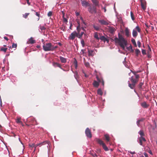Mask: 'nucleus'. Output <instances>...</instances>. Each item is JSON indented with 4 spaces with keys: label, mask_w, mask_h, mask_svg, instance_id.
I'll list each match as a JSON object with an SVG mask.
<instances>
[{
    "label": "nucleus",
    "mask_w": 157,
    "mask_h": 157,
    "mask_svg": "<svg viewBox=\"0 0 157 157\" xmlns=\"http://www.w3.org/2000/svg\"><path fill=\"white\" fill-rule=\"evenodd\" d=\"M52 13L51 11H49L48 13V15L49 17H50L52 15Z\"/></svg>",
    "instance_id": "52"
},
{
    "label": "nucleus",
    "mask_w": 157,
    "mask_h": 157,
    "mask_svg": "<svg viewBox=\"0 0 157 157\" xmlns=\"http://www.w3.org/2000/svg\"><path fill=\"white\" fill-rule=\"evenodd\" d=\"M78 25L77 27V33H79L81 30V28H80V24H79V23L78 22Z\"/></svg>",
    "instance_id": "22"
},
{
    "label": "nucleus",
    "mask_w": 157,
    "mask_h": 157,
    "mask_svg": "<svg viewBox=\"0 0 157 157\" xmlns=\"http://www.w3.org/2000/svg\"><path fill=\"white\" fill-rule=\"evenodd\" d=\"M88 52V56H93L94 54V51L92 50H90L89 48H87Z\"/></svg>",
    "instance_id": "15"
},
{
    "label": "nucleus",
    "mask_w": 157,
    "mask_h": 157,
    "mask_svg": "<svg viewBox=\"0 0 157 157\" xmlns=\"http://www.w3.org/2000/svg\"><path fill=\"white\" fill-rule=\"evenodd\" d=\"M77 67V62L76 61H75V68H76Z\"/></svg>",
    "instance_id": "62"
},
{
    "label": "nucleus",
    "mask_w": 157,
    "mask_h": 157,
    "mask_svg": "<svg viewBox=\"0 0 157 157\" xmlns=\"http://www.w3.org/2000/svg\"><path fill=\"white\" fill-rule=\"evenodd\" d=\"M62 18H64L65 17V13L63 11H62Z\"/></svg>",
    "instance_id": "56"
},
{
    "label": "nucleus",
    "mask_w": 157,
    "mask_h": 157,
    "mask_svg": "<svg viewBox=\"0 0 157 157\" xmlns=\"http://www.w3.org/2000/svg\"><path fill=\"white\" fill-rule=\"evenodd\" d=\"M148 53L149 54H150L151 52V49L149 45H148Z\"/></svg>",
    "instance_id": "48"
},
{
    "label": "nucleus",
    "mask_w": 157,
    "mask_h": 157,
    "mask_svg": "<svg viewBox=\"0 0 157 157\" xmlns=\"http://www.w3.org/2000/svg\"><path fill=\"white\" fill-rule=\"evenodd\" d=\"M138 35L137 32L133 30L132 31V35L134 37H136Z\"/></svg>",
    "instance_id": "24"
},
{
    "label": "nucleus",
    "mask_w": 157,
    "mask_h": 157,
    "mask_svg": "<svg viewBox=\"0 0 157 157\" xmlns=\"http://www.w3.org/2000/svg\"><path fill=\"white\" fill-rule=\"evenodd\" d=\"M103 9L104 10V12H106V7H104L103 8Z\"/></svg>",
    "instance_id": "64"
},
{
    "label": "nucleus",
    "mask_w": 157,
    "mask_h": 157,
    "mask_svg": "<svg viewBox=\"0 0 157 157\" xmlns=\"http://www.w3.org/2000/svg\"><path fill=\"white\" fill-rule=\"evenodd\" d=\"M36 43V41L33 39V38L32 37H31L30 39H29L28 41L27 42V43L29 44H33Z\"/></svg>",
    "instance_id": "11"
},
{
    "label": "nucleus",
    "mask_w": 157,
    "mask_h": 157,
    "mask_svg": "<svg viewBox=\"0 0 157 157\" xmlns=\"http://www.w3.org/2000/svg\"><path fill=\"white\" fill-rule=\"evenodd\" d=\"M129 153L132 154H135V152L134 151L132 152V151H129Z\"/></svg>",
    "instance_id": "61"
},
{
    "label": "nucleus",
    "mask_w": 157,
    "mask_h": 157,
    "mask_svg": "<svg viewBox=\"0 0 157 157\" xmlns=\"http://www.w3.org/2000/svg\"><path fill=\"white\" fill-rule=\"evenodd\" d=\"M63 22L65 23L66 24H67V20L65 17L63 18Z\"/></svg>",
    "instance_id": "39"
},
{
    "label": "nucleus",
    "mask_w": 157,
    "mask_h": 157,
    "mask_svg": "<svg viewBox=\"0 0 157 157\" xmlns=\"http://www.w3.org/2000/svg\"><path fill=\"white\" fill-rule=\"evenodd\" d=\"M7 49V48L2 47L0 48V51H1L3 52H4L5 53L6 52Z\"/></svg>",
    "instance_id": "25"
},
{
    "label": "nucleus",
    "mask_w": 157,
    "mask_h": 157,
    "mask_svg": "<svg viewBox=\"0 0 157 157\" xmlns=\"http://www.w3.org/2000/svg\"><path fill=\"white\" fill-rule=\"evenodd\" d=\"M127 48L128 50L130 51L131 52H134V50L132 49V45H130L129 47Z\"/></svg>",
    "instance_id": "26"
},
{
    "label": "nucleus",
    "mask_w": 157,
    "mask_h": 157,
    "mask_svg": "<svg viewBox=\"0 0 157 157\" xmlns=\"http://www.w3.org/2000/svg\"><path fill=\"white\" fill-rule=\"evenodd\" d=\"M74 77H75V79L77 80V81L78 80V77H79V75L78 74V73L77 72H75V74H74Z\"/></svg>",
    "instance_id": "34"
},
{
    "label": "nucleus",
    "mask_w": 157,
    "mask_h": 157,
    "mask_svg": "<svg viewBox=\"0 0 157 157\" xmlns=\"http://www.w3.org/2000/svg\"><path fill=\"white\" fill-rule=\"evenodd\" d=\"M85 134L86 136L88 138H91L92 137V134L91 131L89 128H87L85 130Z\"/></svg>",
    "instance_id": "8"
},
{
    "label": "nucleus",
    "mask_w": 157,
    "mask_h": 157,
    "mask_svg": "<svg viewBox=\"0 0 157 157\" xmlns=\"http://www.w3.org/2000/svg\"><path fill=\"white\" fill-rule=\"evenodd\" d=\"M27 4L29 5H30V3H29V0H26Z\"/></svg>",
    "instance_id": "63"
},
{
    "label": "nucleus",
    "mask_w": 157,
    "mask_h": 157,
    "mask_svg": "<svg viewBox=\"0 0 157 157\" xmlns=\"http://www.w3.org/2000/svg\"><path fill=\"white\" fill-rule=\"evenodd\" d=\"M104 136L107 142H108L110 141V138L108 134H105V135Z\"/></svg>",
    "instance_id": "23"
},
{
    "label": "nucleus",
    "mask_w": 157,
    "mask_h": 157,
    "mask_svg": "<svg viewBox=\"0 0 157 157\" xmlns=\"http://www.w3.org/2000/svg\"><path fill=\"white\" fill-rule=\"evenodd\" d=\"M17 44L13 43L12 45V48H15V49L17 48Z\"/></svg>",
    "instance_id": "42"
},
{
    "label": "nucleus",
    "mask_w": 157,
    "mask_h": 157,
    "mask_svg": "<svg viewBox=\"0 0 157 157\" xmlns=\"http://www.w3.org/2000/svg\"><path fill=\"white\" fill-rule=\"evenodd\" d=\"M135 51L136 56H137L139 54H140V52L139 49H136Z\"/></svg>",
    "instance_id": "28"
},
{
    "label": "nucleus",
    "mask_w": 157,
    "mask_h": 157,
    "mask_svg": "<svg viewBox=\"0 0 157 157\" xmlns=\"http://www.w3.org/2000/svg\"><path fill=\"white\" fill-rule=\"evenodd\" d=\"M96 141L100 145L102 146L103 148L105 151L109 150L108 148L102 140L99 139H97Z\"/></svg>",
    "instance_id": "5"
},
{
    "label": "nucleus",
    "mask_w": 157,
    "mask_h": 157,
    "mask_svg": "<svg viewBox=\"0 0 157 157\" xmlns=\"http://www.w3.org/2000/svg\"><path fill=\"white\" fill-rule=\"evenodd\" d=\"M4 38L5 40H6L7 41H8L9 40V39H8V38L7 37H6V36H4Z\"/></svg>",
    "instance_id": "59"
},
{
    "label": "nucleus",
    "mask_w": 157,
    "mask_h": 157,
    "mask_svg": "<svg viewBox=\"0 0 157 157\" xmlns=\"http://www.w3.org/2000/svg\"><path fill=\"white\" fill-rule=\"evenodd\" d=\"M137 44H138V47L139 48H140V46H141V43L140 42V41H137Z\"/></svg>",
    "instance_id": "53"
},
{
    "label": "nucleus",
    "mask_w": 157,
    "mask_h": 157,
    "mask_svg": "<svg viewBox=\"0 0 157 157\" xmlns=\"http://www.w3.org/2000/svg\"><path fill=\"white\" fill-rule=\"evenodd\" d=\"M59 58L60 61L62 63H65L66 62L67 60L66 58L61 56H60Z\"/></svg>",
    "instance_id": "14"
},
{
    "label": "nucleus",
    "mask_w": 157,
    "mask_h": 157,
    "mask_svg": "<svg viewBox=\"0 0 157 157\" xmlns=\"http://www.w3.org/2000/svg\"><path fill=\"white\" fill-rule=\"evenodd\" d=\"M144 120V119L143 118H141L138 120L136 122L137 125L139 127L140 126V123L141 122H143Z\"/></svg>",
    "instance_id": "21"
},
{
    "label": "nucleus",
    "mask_w": 157,
    "mask_h": 157,
    "mask_svg": "<svg viewBox=\"0 0 157 157\" xmlns=\"http://www.w3.org/2000/svg\"><path fill=\"white\" fill-rule=\"evenodd\" d=\"M109 31L110 33H113L114 31V30L113 28H111L109 29Z\"/></svg>",
    "instance_id": "47"
},
{
    "label": "nucleus",
    "mask_w": 157,
    "mask_h": 157,
    "mask_svg": "<svg viewBox=\"0 0 157 157\" xmlns=\"http://www.w3.org/2000/svg\"><path fill=\"white\" fill-rule=\"evenodd\" d=\"M37 144H34V147H33L35 148V149H34V151H35V150H36V147L38 146H37Z\"/></svg>",
    "instance_id": "57"
},
{
    "label": "nucleus",
    "mask_w": 157,
    "mask_h": 157,
    "mask_svg": "<svg viewBox=\"0 0 157 157\" xmlns=\"http://www.w3.org/2000/svg\"><path fill=\"white\" fill-rule=\"evenodd\" d=\"M52 47L53 48V51H54L55 49L57 48L58 46H54L53 45H52Z\"/></svg>",
    "instance_id": "54"
},
{
    "label": "nucleus",
    "mask_w": 157,
    "mask_h": 157,
    "mask_svg": "<svg viewBox=\"0 0 157 157\" xmlns=\"http://www.w3.org/2000/svg\"><path fill=\"white\" fill-rule=\"evenodd\" d=\"M77 32L75 31L72 33L68 37V39L69 40H73L75 38V37L77 36Z\"/></svg>",
    "instance_id": "7"
},
{
    "label": "nucleus",
    "mask_w": 157,
    "mask_h": 157,
    "mask_svg": "<svg viewBox=\"0 0 157 157\" xmlns=\"http://www.w3.org/2000/svg\"><path fill=\"white\" fill-rule=\"evenodd\" d=\"M92 155L93 156H94V157H97L98 156V155L97 154H96L95 153H93L92 154Z\"/></svg>",
    "instance_id": "55"
},
{
    "label": "nucleus",
    "mask_w": 157,
    "mask_h": 157,
    "mask_svg": "<svg viewBox=\"0 0 157 157\" xmlns=\"http://www.w3.org/2000/svg\"><path fill=\"white\" fill-rule=\"evenodd\" d=\"M40 28L42 31L43 30H44L46 29V28L44 26H40Z\"/></svg>",
    "instance_id": "46"
},
{
    "label": "nucleus",
    "mask_w": 157,
    "mask_h": 157,
    "mask_svg": "<svg viewBox=\"0 0 157 157\" xmlns=\"http://www.w3.org/2000/svg\"><path fill=\"white\" fill-rule=\"evenodd\" d=\"M94 37L98 40H99V38L98 36V33L97 32H95L94 33Z\"/></svg>",
    "instance_id": "30"
},
{
    "label": "nucleus",
    "mask_w": 157,
    "mask_h": 157,
    "mask_svg": "<svg viewBox=\"0 0 157 157\" xmlns=\"http://www.w3.org/2000/svg\"><path fill=\"white\" fill-rule=\"evenodd\" d=\"M136 29L137 30V31H138V32H139V33L140 32V29L138 26H136Z\"/></svg>",
    "instance_id": "51"
},
{
    "label": "nucleus",
    "mask_w": 157,
    "mask_h": 157,
    "mask_svg": "<svg viewBox=\"0 0 157 157\" xmlns=\"http://www.w3.org/2000/svg\"><path fill=\"white\" fill-rule=\"evenodd\" d=\"M97 93L98 94L102 95L103 94V92L101 89H99L97 91Z\"/></svg>",
    "instance_id": "27"
},
{
    "label": "nucleus",
    "mask_w": 157,
    "mask_h": 157,
    "mask_svg": "<svg viewBox=\"0 0 157 157\" xmlns=\"http://www.w3.org/2000/svg\"><path fill=\"white\" fill-rule=\"evenodd\" d=\"M144 154L145 157H148V155L146 153H144Z\"/></svg>",
    "instance_id": "58"
},
{
    "label": "nucleus",
    "mask_w": 157,
    "mask_h": 157,
    "mask_svg": "<svg viewBox=\"0 0 157 157\" xmlns=\"http://www.w3.org/2000/svg\"><path fill=\"white\" fill-rule=\"evenodd\" d=\"M96 79L98 82L95 80L94 81L93 84L94 86L96 87H98L99 86V82H101L103 86H104V82L102 78H99L98 76H96Z\"/></svg>",
    "instance_id": "3"
},
{
    "label": "nucleus",
    "mask_w": 157,
    "mask_h": 157,
    "mask_svg": "<svg viewBox=\"0 0 157 157\" xmlns=\"http://www.w3.org/2000/svg\"><path fill=\"white\" fill-rule=\"evenodd\" d=\"M148 153L150 154L151 155H152L153 154H152V153L151 151V150H150L149 151H148Z\"/></svg>",
    "instance_id": "60"
},
{
    "label": "nucleus",
    "mask_w": 157,
    "mask_h": 157,
    "mask_svg": "<svg viewBox=\"0 0 157 157\" xmlns=\"http://www.w3.org/2000/svg\"><path fill=\"white\" fill-rule=\"evenodd\" d=\"M92 1L95 6H99V2L98 0H92Z\"/></svg>",
    "instance_id": "18"
},
{
    "label": "nucleus",
    "mask_w": 157,
    "mask_h": 157,
    "mask_svg": "<svg viewBox=\"0 0 157 157\" xmlns=\"http://www.w3.org/2000/svg\"><path fill=\"white\" fill-rule=\"evenodd\" d=\"M88 11L90 13L92 14L94 13H96L97 12L96 8L95 6H93L92 7L90 6L88 9Z\"/></svg>",
    "instance_id": "6"
},
{
    "label": "nucleus",
    "mask_w": 157,
    "mask_h": 157,
    "mask_svg": "<svg viewBox=\"0 0 157 157\" xmlns=\"http://www.w3.org/2000/svg\"><path fill=\"white\" fill-rule=\"evenodd\" d=\"M141 106L144 108H147L149 105L147 104L146 102H144L141 104Z\"/></svg>",
    "instance_id": "13"
},
{
    "label": "nucleus",
    "mask_w": 157,
    "mask_h": 157,
    "mask_svg": "<svg viewBox=\"0 0 157 157\" xmlns=\"http://www.w3.org/2000/svg\"><path fill=\"white\" fill-rule=\"evenodd\" d=\"M85 66L87 67H89L90 66V64L88 62H85L84 63Z\"/></svg>",
    "instance_id": "49"
},
{
    "label": "nucleus",
    "mask_w": 157,
    "mask_h": 157,
    "mask_svg": "<svg viewBox=\"0 0 157 157\" xmlns=\"http://www.w3.org/2000/svg\"><path fill=\"white\" fill-rule=\"evenodd\" d=\"M142 53L143 55H145L146 54V52L145 50L144 49H142Z\"/></svg>",
    "instance_id": "50"
},
{
    "label": "nucleus",
    "mask_w": 157,
    "mask_h": 157,
    "mask_svg": "<svg viewBox=\"0 0 157 157\" xmlns=\"http://www.w3.org/2000/svg\"><path fill=\"white\" fill-rule=\"evenodd\" d=\"M52 65L55 67H59L61 69H62V70H63L64 71H66V70H64L62 67L61 65V64H60L59 63L57 62H52Z\"/></svg>",
    "instance_id": "9"
},
{
    "label": "nucleus",
    "mask_w": 157,
    "mask_h": 157,
    "mask_svg": "<svg viewBox=\"0 0 157 157\" xmlns=\"http://www.w3.org/2000/svg\"><path fill=\"white\" fill-rule=\"evenodd\" d=\"M43 48L45 51H53L52 45L51 43H44Z\"/></svg>",
    "instance_id": "4"
},
{
    "label": "nucleus",
    "mask_w": 157,
    "mask_h": 157,
    "mask_svg": "<svg viewBox=\"0 0 157 157\" xmlns=\"http://www.w3.org/2000/svg\"><path fill=\"white\" fill-rule=\"evenodd\" d=\"M99 22L101 24L103 25H108V24H109L107 22L103 20H99Z\"/></svg>",
    "instance_id": "16"
},
{
    "label": "nucleus",
    "mask_w": 157,
    "mask_h": 157,
    "mask_svg": "<svg viewBox=\"0 0 157 157\" xmlns=\"http://www.w3.org/2000/svg\"><path fill=\"white\" fill-rule=\"evenodd\" d=\"M21 118L18 117L16 120L17 123H22V121H21Z\"/></svg>",
    "instance_id": "32"
},
{
    "label": "nucleus",
    "mask_w": 157,
    "mask_h": 157,
    "mask_svg": "<svg viewBox=\"0 0 157 157\" xmlns=\"http://www.w3.org/2000/svg\"><path fill=\"white\" fill-rule=\"evenodd\" d=\"M130 15L132 20L134 21L135 20V18L134 17V14L132 11H131L130 12Z\"/></svg>",
    "instance_id": "35"
},
{
    "label": "nucleus",
    "mask_w": 157,
    "mask_h": 157,
    "mask_svg": "<svg viewBox=\"0 0 157 157\" xmlns=\"http://www.w3.org/2000/svg\"><path fill=\"white\" fill-rule=\"evenodd\" d=\"M139 133L140 136V137H143L144 136V134L143 130H141L139 132Z\"/></svg>",
    "instance_id": "31"
},
{
    "label": "nucleus",
    "mask_w": 157,
    "mask_h": 157,
    "mask_svg": "<svg viewBox=\"0 0 157 157\" xmlns=\"http://www.w3.org/2000/svg\"><path fill=\"white\" fill-rule=\"evenodd\" d=\"M141 6L142 8L144 10L146 9V6L145 4L143 3L142 2H141Z\"/></svg>",
    "instance_id": "36"
},
{
    "label": "nucleus",
    "mask_w": 157,
    "mask_h": 157,
    "mask_svg": "<svg viewBox=\"0 0 157 157\" xmlns=\"http://www.w3.org/2000/svg\"><path fill=\"white\" fill-rule=\"evenodd\" d=\"M138 140L139 141V143L140 144L141 146H143V142H142L143 141H144V142L146 141V140L145 139L144 137H142V136L138 138Z\"/></svg>",
    "instance_id": "10"
},
{
    "label": "nucleus",
    "mask_w": 157,
    "mask_h": 157,
    "mask_svg": "<svg viewBox=\"0 0 157 157\" xmlns=\"http://www.w3.org/2000/svg\"><path fill=\"white\" fill-rule=\"evenodd\" d=\"M81 44L82 45V46L83 47H84L85 46V42L84 41L83 39H82L81 40Z\"/></svg>",
    "instance_id": "40"
},
{
    "label": "nucleus",
    "mask_w": 157,
    "mask_h": 157,
    "mask_svg": "<svg viewBox=\"0 0 157 157\" xmlns=\"http://www.w3.org/2000/svg\"><path fill=\"white\" fill-rule=\"evenodd\" d=\"M29 146L30 148H33L34 146V144H29Z\"/></svg>",
    "instance_id": "44"
},
{
    "label": "nucleus",
    "mask_w": 157,
    "mask_h": 157,
    "mask_svg": "<svg viewBox=\"0 0 157 157\" xmlns=\"http://www.w3.org/2000/svg\"><path fill=\"white\" fill-rule=\"evenodd\" d=\"M125 35H126L128 36H129V32L127 29H126L125 30Z\"/></svg>",
    "instance_id": "38"
},
{
    "label": "nucleus",
    "mask_w": 157,
    "mask_h": 157,
    "mask_svg": "<svg viewBox=\"0 0 157 157\" xmlns=\"http://www.w3.org/2000/svg\"><path fill=\"white\" fill-rule=\"evenodd\" d=\"M29 14V13H26L23 15V17L25 18H26Z\"/></svg>",
    "instance_id": "37"
},
{
    "label": "nucleus",
    "mask_w": 157,
    "mask_h": 157,
    "mask_svg": "<svg viewBox=\"0 0 157 157\" xmlns=\"http://www.w3.org/2000/svg\"><path fill=\"white\" fill-rule=\"evenodd\" d=\"M131 41H132V43L136 47L137 45H136V43L135 40L134 39L132 38L131 40Z\"/></svg>",
    "instance_id": "33"
},
{
    "label": "nucleus",
    "mask_w": 157,
    "mask_h": 157,
    "mask_svg": "<svg viewBox=\"0 0 157 157\" xmlns=\"http://www.w3.org/2000/svg\"><path fill=\"white\" fill-rule=\"evenodd\" d=\"M48 141H43L42 142L40 143L39 144H37V146H38L39 147H40L42 145H44L46 144H48Z\"/></svg>",
    "instance_id": "19"
},
{
    "label": "nucleus",
    "mask_w": 157,
    "mask_h": 157,
    "mask_svg": "<svg viewBox=\"0 0 157 157\" xmlns=\"http://www.w3.org/2000/svg\"><path fill=\"white\" fill-rule=\"evenodd\" d=\"M132 72L135 75V77L132 76L130 78V80L131 83H130L129 81H128V86L131 89H133L134 88L136 84L138 82L140 76L139 75L136 74L137 72L135 71H132Z\"/></svg>",
    "instance_id": "1"
},
{
    "label": "nucleus",
    "mask_w": 157,
    "mask_h": 157,
    "mask_svg": "<svg viewBox=\"0 0 157 157\" xmlns=\"http://www.w3.org/2000/svg\"><path fill=\"white\" fill-rule=\"evenodd\" d=\"M77 33V37L79 39H81L82 36L83 34H84V32H81L80 33Z\"/></svg>",
    "instance_id": "20"
},
{
    "label": "nucleus",
    "mask_w": 157,
    "mask_h": 157,
    "mask_svg": "<svg viewBox=\"0 0 157 157\" xmlns=\"http://www.w3.org/2000/svg\"><path fill=\"white\" fill-rule=\"evenodd\" d=\"M81 4L83 6L87 7L89 6V3L85 1H81Z\"/></svg>",
    "instance_id": "12"
},
{
    "label": "nucleus",
    "mask_w": 157,
    "mask_h": 157,
    "mask_svg": "<svg viewBox=\"0 0 157 157\" xmlns=\"http://www.w3.org/2000/svg\"><path fill=\"white\" fill-rule=\"evenodd\" d=\"M99 39L103 41L104 42H105L106 41L109 42V40L105 38L104 36H101Z\"/></svg>",
    "instance_id": "17"
},
{
    "label": "nucleus",
    "mask_w": 157,
    "mask_h": 157,
    "mask_svg": "<svg viewBox=\"0 0 157 157\" xmlns=\"http://www.w3.org/2000/svg\"><path fill=\"white\" fill-rule=\"evenodd\" d=\"M114 40L116 43H118L122 48L123 50L125 49V46L127 44V41L121 35L118 34V38L116 37L114 39Z\"/></svg>",
    "instance_id": "2"
},
{
    "label": "nucleus",
    "mask_w": 157,
    "mask_h": 157,
    "mask_svg": "<svg viewBox=\"0 0 157 157\" xmlns=\"http://www.w3.org/2000/svg\"><path fill=\"white\" fill-rule=\"evenodd\" d=\"M144 82H140L138 85L139 88L140 89H141L142 88V86Z\"/></svg>",
    "instance_id": "41"
},
{
    "label": "nucleus",
    "mask_w": 157,
    "mask_h": 157,
    "mask_svg": "<svg viewBox=\"0 0 157 157\" xmlns=\"http://www.w3.org/2000/svg\"><path fill=\"white\" fill-rule=\"evenodd\" d=\"M36 15L38 17L37 19V21L39 20L40 19V13L39 12H36Z\"/></svg>",
    "instance_id": "45"
},
{
    "label": "nucleus",
    "mask_w": 157,
    "mask_h": 157,
    "mask_svg": "<svg viewBox=\"0 0 157 157\" xmlns=\"http://www.w3.org/2000/svg\"><path fill=\"white\" fill-rule=\"evenodd\" d=\"M59 29L63 31H66L65 26L63 24L61 25V27H59Z\"/></svg>",
    "instance_id": "29"
},
{
    "label": "nucleus",
    "mask_w": 157,
    "mask_h": 157,
    "mask_svg": "<svg viewBox=\"0 0 157 157\" xmlns=\"http://www.w3.org/2000/svg\"><path fill=\"white\" fill-rule=\"evenodd\" d=\"M93 27L97 31H98L99 29V27L98 26L94 25Z\"/></svg>",
    "instance_id": "43"
}]
</instances>
